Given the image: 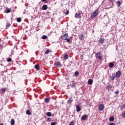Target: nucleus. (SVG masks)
<instances>
[{
    "label": "nucleus",
    "mask_w": 125,
    "mask_h": 125,
    "mask_svg": "<svg viewBox=\"0 0 125 125\" xmlns=\"http://www.w3.org/2000/svg\"><path fill=\"white\" fill-rule=\"evenodd\" d=\"M5 91H6V90H5V88H3L1 89V92H2V93H4Z\"/></svg>",
    "instance_id": "c9c22d12"
},
{
    "label": "nucleus",
    "mask_w": 125,
    "mask_h": 125,
    "mask_svg": "<svg viewBox=\"0 0 125 125\" xmlns=\"http://www.w3.org/2000/svg\"><path fill=\"white\" fill-rule=\"evenodd\" d=\"M42 10H46V9H47V5L46 4H44L42 6Z\"/></svg>",
    "instance_id": "f8f14e48"
},
{
    "label": "nucleus",
    "mask_w": 125,
    "mask_h": 125,
    "mask_svg": "<svg viewBox=\"0 0 125 125\" xmlns=\"http://www.w3.org/2000/svg\"><path fill=\"white\" fill-rule=\"evenodd\" d=\"M0 125H3V124H0Z\"/></svg>",
    "instance_id": "de8ad7c7"
},
{
    "label": "nucleus",
    "mask_w": 125,
    "mask_h": 125,
    "mask_svg": "<svg viewBox=\"0 0 125 125\" xmlns=\"http://www.w3.org/2000/svg\"><path fill=\"white\" fill-rule=\"evenodd\" d=\"M57 123L56 122H52L51 123V125H56Z\"/></svg>",
    "instance_id": "58836bf2"
},
{
    "label": "nucleus",
    "mask_w": 125,
    "mask_h": 125,
    "mask_svg": "<svg viewBox=\"0 0 125 125\" xmlns=\"http://www.w3.org/2000/svg\"><path fill=\"white\" fill-rule=\"evenodd\" d=\"M11 24L9 22H7L6 25V27L8 28L9 27H10V25Z\"/></svg>",
    "instance_id": "c85d7f7f"
},
{
    "label": "nucleus",
    "mask_w": 125,
    "mask_h": 125,
    "mask_svg": "<svg viewBox=\"0 0 125 125\" xmlns=\"http://www.w3.org/2000/svg\"><path fill=\"white\" fill-rule=\"evenodd\" d=\"M7 62H11L12 61V59L10 58H8L7 60Z\"/></svg>",
    "instance_id": "473e14b6"
},
{
    "label": "nucleus",
    "mask_w": 125,
    "mask_h": 125,
    "mask_svg": "<svg viewBox=\"0 0 125 125\" xmlns=\"http://www.w3.org/2000/svg\"><path fill=\"white\" fill-rule=\"evenodd\" d=\"M35 68L36 69H37V70H40V66L39 65V64H36L35 65Z\"/></svg>",
    "instance_id": "412c9836"
},
{
    "label": "nucleus",
    "mask_w": 125,
    "mask_h": 125,
    "mask_svg": "<svg viewBox=\"0 0 125 125\" xmlns=\"http://www.w3.org/2000/svg\"><path fill=\"white\" fill-rule=\"evenodd\" d=\"M21 20H22L21 19V18H17V22H21Z\"/></svg>",
    "instance_id": "7c9ffc66"
},
{
    "label": "nucleus",
    "mask_w": 125,
    "mask_h": 125,
    "mask_svg": "<svg viewBox=\"0 0 125 125\" xmlns=\"http://www.w3.org/2000/svg\"><path fill=\"white\" fill-rule=\"evenodd\" d=\"M54 65L55 66H56V67H59L60 68L62 66L61 63L59 62H55Z\"/></svg>",
    "instance_id": "1a4fd4ad"
},
{
    "label": "nucleus",
    "mask_w": 125,
    "mask_h": 125,
    "mask_svg": "<svg viewBox=\"0 0 125 125\" xmlns=\"http://www.w3.org/2000/svg\"><path fill=\"white\" fill-rule=\"evenodd\" d=\"M10 12H11V10H10V9H7L6 13H9Z\"/></svg>",
    "instance_id": "c756f323"
},
{
    "label": "nucleus",
    "mask_w": 125,
    "mask_h": 125,
    "mask_svg": "<svg viewBox=\"0 0 125 125\" xmlns=\"http://www.w3.org/2000/svg\"><path fill=\"white\" fill-rule=\"evenodd\" d=\"M13 55H14V50L12 49L11 52V54H10V56H12Z\"/></svg>",
    "instance_id": "cd10ccee"
},
{
    "label": "nucleus",
    "mask_w": 125,
    "mask_h": 125,
    "mask_svg": "<svg viewBox=\"0 0 125 125\" xmlns=\"http://www.w3.org/2000/svg\"><path fill=\"white\" fill-rule=\"evenodd\" d=\"M47 13H49V12H47Z\"/></svg>",
    "instance_id": "09e8293b"
},
{
    "label": "nucleus",
    "mask_w": 125,
    "mask_h": 125,
    "mask_svg": "<svg viewBox=\"0 0 125 125\" xmlns=\"http://www.w3.org/2000/svg\"><path fill=\"white\" fill-rule=\"evenodd\" d=\"M73 102V99L70 98V99L67 101V103H72Z\"/></svg>",
    "instance_id": "b1692460"
},
{
    "label": "nucleus",
    "mask_w": 125,
    "mask_h": 125,
    "mask_svg": "<svg viewBox=\"0 0 125 125\" xmlns=\"http://www.w3.org/2000/svg\"><path fill=\"white\" fill-rule=\"evenodd\" d=\"M121 74H122V72H121V71L120 70L118 71L115 74L116 78H117V79L120 78V77H121Z\"/></svg>",
    "instance_id": "423d86ee"
},
{
    "label": "nucleus",
    "mask_w": 125,
    "mask_h": 125,
    "mask_svg": "<svg viewBox=\"0 0 125 125\" xmlns=\"http://www.w3.org/2000/svg\"><path fill=\"white\" fill-rule=\"evenodd\" d=\"M68 33H65L63 35L61 36V39L62 41H66L68 39Z\"/></svg>",
    "instance_id": "7ed1b4c3"
},
{
    "label": "nucleus",
    "mask_w": 125,
    "mask_h": 125,
    "mask_svg": "<svg viewBox=\"0 0 125 125\" xmlns=\"http://www.w3.org/2000/svg\"><path fill=\"white\" fill-rule=\"evenodd\" d=\"M46 116H47V117H51V112H47Z\"/></svg>",
    "instance_id": "a878e982"
},
{
    "label": "nucleus",
    "mask_w": 125,
    "mask_h": 125,
    "mask_svg": "<svg viewBox=\"0 0 125 125\" xmlns=\"http://www.w3.org/2000/svg\"><path fill=\"white\" fill-rule=\"evenodd\" d=\"M99 42L102 44L103 43V42H104V39L100 38L99 40Z\"/></svg>",
    "instance_id": "dca6fc26"
},
{
    "label": "nucleus",
    "mask_w": 125,
    "mask_h": 125,
    "mask_svg": "<svg viewBox=\"0 0 125 125\" xmlns=\"http://www.w3.org/2000/svg\"><path fill=\"white\" fill-rule=\"evenodd\" d=\"M81 110H82V108L79 105H76V111L77 112H81Z\"/></svg>",
    "instance_id": "9b49d317"
},
{
    "label": "nucleus",
    "mask_w": 125,
    "mask_h": 125,
    "mask_svg": "<svg viewBox=\"0 0 125 125\" xmlns=\"http://www.w3.org/2000/svg\"><path fill=\"white\" fill-rule=\"evenodd\" d=\"M50 52V50L49 49H47V50L45 51V54H48Z\"/></svg>",
    "instance_id": "bb28decb"
},
{
    "label": "nucleus",
    "mask_w": 125,
    "mask_h": 125,
    "mask_svg": "<svg viewBox=\"0 0 125 125\" xmlns=\"http://www.w3.org/2000/svg\"><path fill=\"white\" fill-rule=\"evenodd\" d=\"M63 58L64 60H67V59L69 58V56L68 55V54H66L64 56Z\"/></svg>",
    "instance_id": "a211bd4d"
},
{
    "label": "nucleus",
    "mask_w": 125,
    "mask_h": 125,
    "mask_svg": "<svg viewBox=\"0 0 125 125\" xmlns=\"http://www.w3.org/2000/svg\"><path fill=\"white\" fill-rule=\"evenodd\" d=\"M88 118V116H87V115L85 114L82 116L81 120L82 121H85V120H86V119H87Z\"/></svg>",
    "instance_id": "6e6552de"
},
{
    "label": "nucleus",
    "mask_w": 125,
    "mask_h": 125,
    "mask_svg": "<svg viewBox=\"0 0 125 125\" xmlns=\"http://www.w3.org/2000/svg\"><path fill=\"white\" fill-rule=\"evenodd\" d=\"M108 67L109 68H113L114 67V63L113 62L109 63Z\"/></svg>",
    "instance_id": "2eb2a0df"
},
{
    "label": "nucleus",
    "mask_w": 125,
    "mask_h": 125,
    "mask_svg": "<svg viewBox=\"0 0 125 125\" xmlns=\"http://www.w3.org/2000/svg\"><path fill=\"white\" fill-rule=\"evenodd\" d=\"M104 108H105V106L103 104H100L98 106V109L99 111H103V110H104Z\"/></svg>",
    "instance_id": "0eeeda50"
},
{
    "label": "nucleus",
    "mask_w": 125,
    "mask_h": 125,
    "mask_svg": "<svg viewBox=\"0 0 125 125\" xmlns=\"http://www.w3.org/2000/svg\"><path fill=\"white\" fill-rule=\"evenodd\" d=\"M75 77H78V76H79V71H76L75 72Z\"/></svg>",
    "instance_id": "2f4dec72"
},
{
    "label": "nucleus",
    "mask_w": 125,
    "mask_h": 125,
    "mask_svg": "<svg viewBox=\"0 0 125 125\" xmlns=\"http://www.w3.org/2000/svg\"><path fill=\"white\" fill-rule=\"evenodd\" d=\"M70 86H71V87H75V86H76V83H73L70 84Z\"/></svg>",
    "instance_id": "6ab92c4d"
},
{
    "label": "nucleus",
    "mask_w": 125,
    "mask_h": 125,
    "mask_svg": "<svg viewBox=\"0 0 125 125\" xmlns=\"http://www.w3.org/2000/svg\"><path fill=\"white\" fill-rule=\"evenodd\" d=\"M114 120H115V118H114V117H110L109 118L110 122H114Z\"/></svg>",
    "instance_id": "4be33fe9"
},
{
    "label": "nucleus",
    "mask_w": 125,
    "mask_h": 125,
    "mask_svg": "<svg viewBox=\"0 0 125 125\" xmlns=\"http://www.w3.org/2000/svg\"><path fill=\"white\" fill-rule=\"evenodd\" d=\"M66 42H71V38H70V39L67 38V39H66Z\"/></svg>",
    "instance_id": "f704fd0d"
},
{
    "label": "nucleus",
    "mask_w": 125,
    "mask_h": 125,
    "mask_svg": "<svg viewBox=\"0 0 125 125\" xmlns=\"http://www.w3.org/2000/svg\"><path fill=\"white\" fill-rule=\"evenodd\" d=\"M116 3H117V6L118 7H119L121 5V1H118Z\"/></svg>",
    "instance_id": "72a5a7b5"
},
{
    "label": "nucleus",
    "mask_w": 125,
    "mask_h": 125,
    "mask_svg": "<svg viewBox=\"0 0 125 125\" xmlns=\"http://www.w3.org/2000/svg\"><path fill=\"white\" fill-rule=\"evenodd\" d=\"M46 0H42V1H45Z\"/></svg>",
    "instance_id": "49530a36"
},
{
    "label": "nucleus",
    "mask_w": 125,
    "mask_h": 125,
    "mask_svg": "<svg viewBox=\"0 0 125 125\" xmlns=\"http://www.w3.org/2000/svg\"><path fill=\"white\" fill-rule=\"evenodd\" d=\"M42 39V40H46V39H47V36L46 35H43Z\"/></svg>",
    "instance_id": "393cba45"
},
{
    "label": "nucleus",
    "mask_w": 125,
    "mask_h": 125,
    "mask_svg": "<svg viewBox=\"0 0 125 125\" xmlns=\"http://www.w3.org/2000/svg\"><path fill=\"white\" fill-rule=\"evenodd\" d=\"M65 14L66 15H68V14H69V11H68V10L66 11L65 12Z\"/></svg>",
    "instance_id": "a19ab883"
},
{
    "label": "nucleus",
    "mask_w": 125,
    "mask_h": 125,
    "mask_svg": "<svg viewBox=\"0 0 125 125\" xmlns=\"http://www.w3.org/2000/svg\"><path fill=\"white\" fill-rule=\"evenodd\" d=\"M15 125V121L14 119H12L11 120V125Z\"/></svg>",
    "instance_id": "f3484780"
},
{
    "label": "nucleus",
    "mask_w": 125,
    "mask_h": 125,
    "mask_svg": "<svg viewBox=\"0 0 125 125\" xmlns=\"http://www.w3.org/2000/svg\"><path fill=\"white\" fill-rule=\"evenodd\" d=\"M92 83H93V80L92 79H89L88 81V84L91 85V84H92Z\"/></svg>",
    "instance_id": "ddd939ff"
},
{
    "label": "nucleus",
    "mask_w": 125,
    "mask_h": 125,
    "mask_svg": "<svg viewBox=\"0 0 125 125\" xmlns=\"http://www.w3.org/2000/svg\"><path fill=\"white\" fill-rule=\"evenodd\" d=\"M122 116L123 117V118H125V112H124L123 113H122Z\"/></svg>",
    "instance_id": "ea45409f"
},
{
    "label": "nucleus",
    "mask_w": 125,
    "mask_h": 125,
    "mask_svg": "<svg viewBox=\"0 0 125 125\" xmlns=\"http://www.w3.org/2000/svg\"><path fill=\"white\" fill-rule=\"evenodd\" d=\"M109 125H116V124L114 123H110Z\"/></svg>",
    "instance_id": "79ce46f5"
},
{
    "label": "nucleus",
    "mask_w": 125,
    "mask_h": 125,
    "mask_svg": "<svg viewBox=\"0 0 125 125\" xmlns=\"http://www.w3.org/2000/svg\"><path fill=\"white\" fill-rule=\"evenodd\" d=\"M115 93V94H119V91H116Z\"/></svg>",
    "instance_id": "a18cd8bd"
},
{
    "label": "nucleus",
    "mask_w": 125,
    "mask_h": 125,
    "mask_svg": "<svg viewBox=\"0 0 125 125\" xmlns=\"http://www.w3.org/2000/svg\"><path fill=\"white\" fill-rule=\"evenodd\" d=\"M83 35H81V37H80V40H83Z\"/></svg>",
    "instance_id": "c03bdc74"
},
{
    "label": "nucleus",
    "mask_w": 125,
    "mask_h": 125,
    "mask_svg": "<svg viewBox=\"0 0 125 125\" xmlns=\"http://www.w3.org/2000/svg\"><path fill=\"white\" fill-rule=\"evenodd\" d=\"M115 77H116V76H115V74H112L111 80H112V81H114L115 80Z\"/></svg>",
    "instance_id": "5701e85b"
},
{
    "label": "nucleus",
    "mask_w": 125,
    "mask_h": 125,
    "mask_svg": "<svg viewBox=\"0 0 125 125\" xmlns=\"http://www.w3.org/2000/svg\"><path fill=\"white\" fill-rule=\"evenodd\" d=\"M99 14V9H97L96 10H95L93 13L92 14L91 18H95L96 16H98Z\"/></svg>",
    "instance_id": "f257e3e1"
},
{
    "label": "nucleus",
    "mask_w": 125,
    "mask_h": 125,
    "mask_svg": "<svg viewBox=\"0 0 125 125\" xmlns=\"http://www.w3.org/2000/svg\"><path fill=\"white\" fill-rule=\"evenodd\" d=\"M4 42H5V43H3L0 45L1 47H4L8 44V37L4 38Z\"/></svg>",
    "instance_id": "f03ea898"
},
{
    "label": "nucleus",
    "mask_w": 125,
    "mask_h": 125,
    "mask_svg": "<svg viewBox=\"0 0 125 125\" xmlns=\"http://www.w3.org/2000/svg\"><path fill=\"white\" fill-rule=\"evenodd\" d=\"M51 121V119L50 118H48L46 120L47 122H50Z\"/></svg>",
    "instance_id": "4c0bfd02"
},
{
    "label": "nucleus",
    "mask_w": 125,
    "mask_h": 125,
    "mask_svg": "<svg viewBox=\"0 0 125 125\" xmlns=\"http://www.w3.org/2000/svg\"><path fill=\"white\" fill-rule=\"evenodd\" d=\"M124 109H125V104L121 106V110H124Z\"/></svg>",
    "instance_id": "e433bc0d"
},
{
    "label": "nucleus",
    "mask_w": 125,
    "mask_h": 125,
    "mask_svg": "<svg viewBox=\"0 0 125 125\" xmlns=\"http://www.w3.org/2000/svg\"><path fill=\"white\" fill-rule=\"evenodd\" d=\"M44 101L45 103H49V102L50 101V99H49V98H46L44 99Z\"/></svg>",
    "instance_id": "4468645a"
},
{
    "label": "nucleus",
    "mask_w": 125,
    "mask_h": 125,
    "mask_svg": "<svg viewBox=\"0 0 125 125\" xmlns=\"http://www.w3.org/2000/svg\"><path fill=\"white\" fill-rule=\"evenodd\" d=\"M96 58H98L99 60H101L102 59V57H101V52H99L96 54Z\"/></svg>",
    "instance_id": "39448f33"
},
{
    "label": "nucleus",
    "mask_w": 125,
    "mask_h": 125,
    "mask_svg": "<svg viewBox=\"0 0 125 125\" xmlns=\"http://www.w3.org/2000/svg\"><path fill=\"white\" fill-rule=\"evenodd\" d=\"M81 12L76 13L75 15V18H81V17H82V16H81Z\"/></svg>",
    "instance_id": "9d476101"
},
{
    "label": "nucleus",
    "mask_w": 125,
    "mask_h": 125,
    "mask_svg": "<svg viewBox=\"0 0 125 125\" xmlns=\"http://www.w3.org/2000/svg\"><path fill=\"white\" fill-rule=\"evenodd\" d=\"M109 1H110V2H115V1H116V0H109Z\"/></svg>",
    "instance_id": "37998d69"
},
{
    "label": "nucleus",
    "mask_w": 125,
    "mask_h": 125,
    "mask_svg": "<svg viewBox=\"0 0 125 125\" xmlns=\"http://www.w3.org/2000/svg\"><path fill=\"white\" fill-rule=\"evenodd\" d=\"M106 89L108 91H110L111 90V91H113V89H114V87H113V85H108L106 86Z\"/></svg>",
    "instance_id": "20e7f679"
},
{
    "label": "nucleus",
    "mask_w": 125,
    "mask_h": 125,
    "mask_svg": "<svg viewBox=\"0 0 125 125\" xmlns=\"http://www.w3.org/2000/svg\"><path fill=\"white\" fill-rule=\"evenodd\" d=\"M26 115H32V113H31V112L29 110H27L26 111Z\"/></svg>",
    "instance_id": "aec40b11"
}]
</instances>
